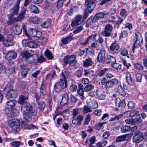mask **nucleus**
<instances>
[{"label":"nucleus","instance_id":"obj_1","mask_svg":"<svg viewBox=\"0 0 147 147\" xmlns=\"http://www.w3.org/2000/svg\"><path fill=\"white\" fill-rule=\"evenodd\" d=\"M21 111L25 119L28 121H31L32 116H35L37 113L36 106H31L30 103L27 102L22 105Z\"/></svg>","mask_w":147,"mask_h":147},{"label":"nucleus","instance_id":"obj_2","mask_svg":"<svg viewBox=\"0 0 147 147\" xmlns=\"http://www.w3.org/2000/svg\"><path fill=\"white\" fill-rule=\"evenodd\" d=\"M26 11V9L22 10L18 16L16 17H13L11 15L9 20H8L7 22L8 25H12L16 22H20L24 20Z\"/></svg>","mask_w":147,"mask_h":147},{"label":"nucleus","instance_id":"obj_3","mask_svg":"<svg viewBox=\"0 0 147 147\" xmlns=\"http://www.w3.org/2000/svg\"><path fill=\"white\" fill-rule=\"evenodd\" d=\"M22 55L23 57L25 59L26 62L28 64L33 63L37 59L38 57L37 54L31 55L27 50L23 51L22 53Z\"/></svg>","mask_w":147,"mask_h":147},{"label":"nucleus","instance_id":"obj_4","mask_svg":"<svg viewBox=\"0 0 147 147\" xmlns=\"http://www.w3.org/2000/svg\"><path fill=\"white\" fill-rule=\"evenodd\" d=\"M67 81L65 78L61 79L56 82L54 86V89L56 92L60 91L62 89L67 87Z\"/></svg>","mask_w":147,"mask_h":147},{"label":"nucleus","instance_id":"obj_5","mask_svg":"<svg viewBox=\"0 0 147 147\" xmlns=\"http://www.w3.org/2000/svg\"><path fill=\"white\" fill-rule=\"evenodd\" d=\"M134 40L135 42L132 49V51L134 53V52L135 49L139 48L142 44V38L139 32H136L135 33V36L134 38Z\"/></svg>","mask_w":147,"mask_h":147},{"label":"nucleus","instance_id":"obj_6","mask_svg":"<svg viewBox=\"0 0 147 147\" xmlns=\"http://www.w3.org/2000/svg\"><path fill=\"white\" fill-rule=\"evenodd\" d=\"M63 61L66 65L69 64L70 66H74L77 62L76 57L74 55L65 56L64 57Z\"/></svg>","mask_w":147,"mask_h":147},{"label":"nucleus","instance_id":"obj_7","mask_svg":"<svg viewBox=\"0 0 147 147\" xmlns=\"http://www.w3.org/2000/svg\"><path fill=\"white\" fill-rule=\"evenodd\" d=\"M9 124L12 129L14 131L17 132L20 131V122L18 119H12L9 121Z\"/></svg>","mask_w":147,"mask_h":147},{"label":"nucleus","instance_id":"obj_8","mask_svg":"<svg viewBox=\"0 0 147 147\" xmlns=\"http://www.w3.org/2000/svg\"><path fill=\"white\" fill-rule=\"evenodd\" d=\"M17 56V53L15 51L13 50H10L7 53L5 56V58L9 60L8 62V64L10 65L13 63V61L11 60L15 59Z\"/></svg>","mask_w":147,"mask_h":147},{"label":"nucleus","instance_id":"obj_9","mask_svg":"<svg viewBox=\"0 0 147 147\" xmlns=\"http://www.w3.org/2000/svg\"><path fill=\"white\" fill-rule=\"evenodd\" d=\"M7 38L3 39L2 42L3 45L6 47H9L13 46L14 45L13 40L14 38L13 35L12 34H10L7 36Z\"/></svg>","mask_w":147,"mask_h":147},{"label":"nucleus","instance_id":"obj_10","mask_svg":"<svg viewBox=\"0 0 147 147\" xmlns=\"http://www.w3.org/2000/svg\"><path fill=\"white\" fill-rule=\"evenodd\" d=\"M20 1H18L14 4L13 7L11 9V13L7 15V17L8 20H9L11 15L14 17L15 15H17L18 14L19 8V5L20 3Z\"/></svg>","mask_w":147,"mask_h":147},{"label":"nucleus","instance_id":"obj_11","mask_svg":"<svg viewBox=\"0 0 147 147\" xmlns=\"http://www.w3.org/2000/svg\"><path fill=\"white\" fill-rule=\"evenodd\" d=\"M144 139L143 133L139 131L138 130L135 132V135L133 138L134 142L138 143L142 141Z\"/></svg>","mask_w":147,"mask_h":147},{"label":"nucleus","instance_id":"obj_12","mask_svg":"<svg viewBox=\"0 0 147 147\" xmlns=\"http://www.w3.org/2000/svg\"><path fill=\"white\" fill-rule=\"evenodd\" d=\"M18 93L16 89L11 88L7 91L5 97L7 99L14 98L17 96Z\"/></svg>","mask_w":147,"mask_h":147},{"label":"nucleus","instance_id":"obj_13","mask_svg":"<svg viewBox=\"0 0 147 147\" xmlns=\"http://www.w3.org/2000/svg\"><path fill=\"white\" fill-rule=\"evenodd\" d=\"M83 21L82 16L79 14L77 15L72 20L71 25L73 27H75L81 24Z\"/></svg>","mask_w":147,"mask_h":147},{"label":"nucleus","instance_id":"obj_14","mask_svg":"<svg viewBox=\"0 0 147 147\" xmlns=\"http://www.w3.org/2000/svg\"><path fill=\"white\" fill-rule=\"evenodd\" d=\"M85 5L88 8V12L91 13L96 7V1H85Z\"/></svg>","mask_w":147,"mask_h":147},{"label":"nucleus","instance_id":"obj_15","mask_svg":"<svg viewBox=\"0 0 147 147\" xmlns=\"http://www.w3.org/2000/svg\"><path fill=\"white\" fill-rule=\"evenodd\" d=\"M133 134L130 133L117 137L116 138L117 142L127 141L132 136Z\"/></svg>","mask_w":147,"mask_h":147},{"label":"nucleus","instance_id":"obj_16","mask_svg":"<svg viewBox=\"0 0 147 147\" xmlns=\"http://www.w3.org/2000/svg\"><path fill=\"white\" fill-rule=\"evenodd\" d=\"M105 51L104 49H102L98 54L97 57L98 60L100 62H104L106 58L105 56Z\"/></svg>","mask_w":147,"mask_h":147},{"label":"nucleus","instance_id":"obj_17","mask_svg":"<svg viewBox=\"0 0 147 147\" xmlns=\"http://www.w3.org/2000/svg\"><path fill=\"white\" fill-rule=\"evenodd\" d=\"M120 47L117 43L113 42L111 45L110 49L111 51L114 53H118L119 52Z\"/></svg>","mask_w":147,"mask_h":147},{"label":"nucleus","instance_id":"obj_18","mask_svg":"<svg viewBox=\"0 0 147 147\" xmlns=\"http://www.w3.org/2000/svg\"><path fill=\"white\" fill-rule=\"evenodd\" d=\"M118 80L116 79H114L106 82V86L107 88H111L113 86L117 84Z\"/></svg>","mask_w":147,"mask_h":147},{"label":"nucleus","instance_id":"obj_19","mask_svg":"<svg viewBox=\"0 0 147 147\" xmlns=\"http://www.w3.org/2000/svg\"><path fill=\"white\" fill-rule=\"evenodd\" d=\"M112 28V26L110 24L106 26L105 30L103 32V35L105 37L109 36L111 34Z\"/></svg>","mask_w":147,"mask_h":147},{"label":"nucleus","instance_id":"obj_20","mask_svg":"<svg viewBox=\"0 0 147 147\" xmlns=\"http://www.w3.org/2000/svg\"><path fill=\"white\" fill-rule=\"evenodd\" d=\"M73 119L72 120V123L75 125H80L81 122L83 120L84 117L81 115H78L76 118L75 117L73 118Z\"/></svg>","mask_w":147,"mask_h":147},{"label":"nucleus","instance_id":"obj_21","mask_svg":"<svg viewBox=\"0 0 147 147\" xmlns=\"http://www.w3.org/2000/svg\"><path fill=\"white\" fill-rule=\"evenodd\" d=\"M115 104L117 106L121 108H125L126 105L124 100L122 99L121 100L119 98H116Z\"/></svg>","mask_w":147,"mask_h":147},{"label":"nucleus","instance_id":"obj_22","mask_svg":"<svg viewBox=\"0 0 147 147\" xmlns=\"http://www.w3.org/2000/svg\"><path fill=\"white\" fill-rule=\"evenodd\" d=\"M12 29L13 33L16 35H19L22 32L21 28L18 25L13 26Z\"/></svg>","mask_w":147,"mask_h":147},{"label":"nucleus","instance_id":"obj_23","mask_svg":"<svg viewBox=\"0 0 147 147\" xmlns=\"http://www.w3.org/2000/svg\"><path fill=\"white\" fill-rule=\"evenodd\" d=\"M17 103V102L15 100H10L6 103V108L8 110H11L13 108Z\"/></svg>","mask_w":147,"mask_h":147},{"label":"nucleus","instance_id":"obj_24","mask_svg":"<svg viewBox=\"0 0 147 147\" xmlns=\"http://www.w3.org/2000/svg\"><path fill=\"white\" fill-rule=\"evenodd\" d=\"M68 100V95L66 93L63 94L62 97V100L60 103L61 105L62 106H64L67 103Z\"/></svg>","mask_w":147,"mask_h":147},{"label":"nucleus","instance_id":"obj_25","mask_svg":"<svg viewBox=\"0 0 147 147\" xmlns=\"http://www.w3.org/2000/svg\"><path fill=\"white\" fill-rule=\"evenodd\" d=\"M126 79V82L129 85L131 86L133 84L134 80L131 76V74L130 72H128L127 74Z\"/></svg>","mask_w":147,"mask_h":147},{"label":"nucleus","instance_id":"obj_26","mask_svg":"<svg viewBox=\"0 0 147 147\" xmlns=\"http://www.w3.org/2000/svg\"><path fill=\"white\" fill-rule=\"evenodd\" d=\"M116 61L115 58L111 55H108L105 61L104 62L107 63H111L116 62Z\"/></svg>","mask_w":147,"mask_h":147},{"label":"nucleus","instance_id":"obj_27","mask_svg":"<svg viewBox=\"0 0 147 147\" xmlns=\"http://www.w3.org/2000/svg\"><path fill=\"white\" fill-rule=\"evenodd\" d=\"M74 37L72 35H69L65 38H63L61 39V42L64 44H68L71 40H73Z\"/></svg>","mask_w":147,"mask_h":147},{"label":"nucleus","instance_id":"obj_28","mask_svg":"<svg viewBox=\"0 0 147 147\" xmlns=\"http://www.w3.org/2000/svg\"><path fill=\"white\" fill-rule=\"evenodd\" d=\"M93 63L92 59L90 57L86 59L83 62L84 65L87 67L92 65Z\"/></svg>","mask_w":147,"mask_h":147},{"label":"nucleus","instance_id":"obj_29","mask_svg":"<svg viewBox=\"0 0 147 147\" xmlns=\"http://www.w3.org/2000/svg\"><path fill=\"white\" fill-rule=\"evenodd\" d=\"M51 22V19H48L46 21L41 24V26L43 28H47L50 26Z\"/></svg>","mask_w":147,"mask_h":147},{"label":"nucleus","instance_id":"obj_30","mask_svg":"<svg viewBox=\"0 0 147 147\" xmlns=\"http://www.w3.org/2000/svg\"><path fill=\"white\" fill-rule=\"evenodd\" d=\"M29 7L32 13L36 14H38L39 13V10L36 6L33 5H31Z\"/></svg>","mask_w":147,"mask_h":147},{"label":"nucleus","instance_id":"obj_31","mask_svg":"<svg viewBox=\"0 0 147 147\" xmlns=\"http://www.w3.org/2000/svg\"><path fill=\"white\" fill-rule=\"evenodd\" d=\"M21 127L23 129L28 128L31 129H34L35 128V126L33 124L30 125H28V127H27V125L24 123H22L21 124Z\"/></svg>","mask_w":147,"mask_h":147},{"label":"nucleus","instance_id":"obj_32","mask_svg":"<svg viewBox=\"0 0 147 147\" xmlns=\"http://www.w3.org/2000/svg\"><path fill=\"white\" fill-rule=\"evenodd\" d=\"M38 105V109L41 111H43L46 105L44 102L42 101L37 102Z\"/></svg>","mask_w":147,"mask_h":147},{"label":"nucleus","instance_id":"obj_33","mask_svg":"<svg viewBox=\"0 0 147 147\" xmlns=\"http://www.w3.org/2000/svg\"><path fill=\"white\" fill-rule=\"evenodd\" d=\"M37 46V44L34 41H28L27 47L31 48H36Z\"/></svg>","mask_w":147,"mask_h":147},{"label":"nucleus","instance_id":"obj_34","mask_svg":"<svg viewBox=\"0 0 147 147\" xmlns=\"http://www.w3.org/2000/svg\"><path fill=\"white\" fill-rule=\"evenodd\" d=\"M134 66L135 69L138 71H142L144 68L143 66L140 63H134Z\"/></svg>","mask_w":147,"mask_h":147},{"label":"nucleus","instance_id":"obj_35","mask_svg":"<svg viewBox=\"0 0 147 147\" xmlns=\"http://www.w3.org/2000/svg\"><path fill=\"white\" fill-rule=\"evenodd\" d=\"M130 129V127L128 125H125L121 127V131L123 133H125L129 131Z\"/></svg>","mask_w":147,"mask_h":147},{"label":"nucleus","instance_id":"obj_36","mask_svg":"<svg viewBox=\"0 0 147 147\" xmlns=\"http://www.w3.org/2000/svg\"><path fill=\"white\" fill-rule=\"evenodd\" d=\"M36 30L34 28H30L28 30V34H27V36H31L34 37Z\"/></svg>","mask_w":147,"mask_h":147},{"label":"nucleus","instance_id":"obj_37","mask_svg":"<svg viewBox=\"0 0 147 147\" xmlns=\"http://www.w3.org/2000/svg\"><path fill=\"white\" fill-rule=\"evenodd\" d=\"M30 20L31 22L35 24H38L39 22V18L36 16H34L30 18Z\"/></svg>","mask_w":147,"mask_h":147},{"label":"nucleus","instance_id":"obj_38","mask_svg":"<svg viewBox=\"0 0 147 147\" xmlns=\"http://www.w3.org/2000/svg\"><path fill=\"white\" fill-rule=\"evenodd\" d=\"M92 111L88 106L85 105L83 108L82 112L83 113H85L88 112H91Z\"/></svg>","mask_w":147,"mask_h":147},{"label":"nucleus","instance_id":"obj_39","mask_svg":"<svg viewBox=\"0 0 147 147\" xmlns=\"http://www.w3.org/2000/svg\"><path fill=\"white\" fill-rule=\"evenodd\" d=\"M111 66L114 69H120L121 68V65L118 63H115V62L111 64Z\"/></svg>","mask_w":147,"mask_h":147},{"label":"nucleus","instance_id":"obj_40","mask_svg":"<svg viewBox=\"0 0 147 147\" xmlns=\"http://www.w3.org/2000/svg\"><path fill=\"white\" fill-rule=\"evenodd\" d=\"M117 89L118 92L120 95L122 96H124L126 95L125 91L123 90L121 86H118Z\"/></svg>","mask_w":147,"mask_h":147},{"label":"nucleus","instance_id":"obj_41","mask_svg":"<svg viewBox=\"0 0 147 147\" xmlns=\"http://www.w3.org/2000/svg\"><path fill=\"white\" fill-rule=\"evenodd\" d=\"M94 88V86L91 84H88L84 88V90L85 92H88L93 89Z\"/></svg>","mask_w":147,"mask_h":147},{"label":"nucleus","instance_id":"obj_42","mask_svg":"<svg viewBox=\"0 0 147 147\" xmlns=\"http://www.w3.org/2000/svg\"><path fill=\"white\" fill-rule=\"evenodd\" d=\"M45 55L49 59H51L53 58V56L51 53L48 49L46 50L45 52Z\"/></svg>","mask_w":147,"mask_h":147},{"label":"nucleus","instance_id":"obj_43","mask_svg":"<svg viewBox=\"0 0 147 147\" xmlns=\"http://www.w3.org/2000/svg\"><path fill=\"white\" fill-rule=\"evenodd\" d=\"M11 144L14 147H18L20 145H23V143L19 141H14L11 142Z\"/></svg>","mask_w":147,"mask_h":147},{"label":"nucleus","instance_id":"obj_44","mask_svg":"<svg viewBox=\"0 0 147 147\" xmlns=\"http://www.w3.org/2000/svg\"><path fill=\"white\" fill-rule=\"evenodd\" d=\"M120 53L122 55L124 56H127L128 54L127 50L125 48H123L121 49Z\"/></svg>","mask_w":147,"mask_h":147},{"label":"nucleus","instance_id":"obj_45","mask_svg":"<svg viewBox=\"0 0 147 147\" xmlns=\"http://www.w3.org/2000/svg\"><path fill=\"white\" fill-rule=\"evenodd\" d=\"M93 37V35H91L89 36V37L86 39V40L84 42L81 43V45H85L87 44L90 40Z\"/></svg>","mask_w":147,"mask_h":147},{"label":"nucleus","instance_id":"obj_46","mask_svg":"<svg viewBox=\"0 0 147 147\" xmlns=\"http://www.w3.org/2000/svg\"><path fill=\"white\" fill-rule=\"evenodd\" d=\"M136 81L138 82H141L142 78V75L140 73H137L136 75Z\"/></svg>","mask_w":147,"mask_h":147},{"label":"nucleus","instance_id":"obj_47","mask_svg":"<svg viewBox=\"0 0 147 147\" xmlns=\"http://www.w3.org/2000/svg\"><path fill=\"white\" fill-rule=\"evenodd\" d=\"M96 95L97 96L99 100H104L106 98V95L103 94H99L98 93H96Z\"/></svg>","mask_w":147,"mask_h":147},{"label":"nucleus","instance_id":"obj_48","mask_svg":"<svg viewBox=\"0 0 147 147\" xmlns=\"http://www.w3.org/2000/svg\"><path fill=\"white\" fill-rule=\"evenodd\" d=\"M91 119L90 115L89 114L87 115L84 120V124L87 125L90 121Z\"/></svg>","mask_w":147,"mask_h":147},{"label":"nucleus","instance_id":"obj_49","mask_svg":"<svg viewBox=\"0 0 147 147\" xmlns=\"http://www.w3.org/2000/svg\"><path fill=\"white\" fill-rule=\"evenodd\" d=\"M28 99L27 97H25L23 95H21L20 96L19 102L20 104H22L24 101Z\"/></svg>","mask_w":147,"mask_h":147},{"label":"nucleus","instance_id":"obj_50","mask_svg":"<svg viewBox=\"0 0 147 147\" xmlns=\"http://www.w3.org/2000/svg\"><path fill=\"white\" fill-rule=\"evenodd\" d=\"M92 102L93 105L91 106V109H94L98 107V102L96 100H93Z\"/></svg>","mask_w":147,"mask_h":147},{"label":"nucleus","instance_id":"obj_51","mask_svg":"<svg viewBox=\"0 0 147 147\" xmlns=\"http://www.w3.org/2000/svg\"><path fill=\"white\" fill-rule=\"evenodd\" d=\"M12 112L13 117H16L19 115V111L18 109H17L14 108L12 110Z\"/></svg>","mask_w":147,"mask_h":147},{"label":"nucleus","instance_id":"obj_52","mask_svg":"<svg viewBox=\"0 0 147 147\" xmlns=\"http://www.w3.org/2000/svg\"><path fill=\"white\" fill-rule=\"evenodd\" d=\"M125 122L128 124H133L135 123L134 119H128L125 120Z\"/></svg>","mask_w":147,"mask_h":147},{"label":"nucleus","instance_id":"obj_53","mask_svg":"<svg viewBox=\"0 0 147 147\" xmlns=\"http://www.w3.org/2000/svg\"><path fill=\"white\" fill-rule=\"evenodd\" d=\"M77 87L74 84L71 85L69 87V90L71 92H74L76 91L77 90Z\"/></svg>","mask_w":147,"mask_h":147},{"label":"nucleus","instance_id":"obj_54","mask_svg":"<svg viewBox=\"0 0 147 147\" xmlns=\"http://www.w3.org/2000/svg\"><path fill=\"white\" fill-rule=\"evenodd\" d=\"M68 74V71L67 70L65 69L62 71L61 72V75L63 77V78H65V79H66V76H67Z\"/></svg>","mask_w":147,"mask_h":147},{"label":"nucleus","instance_id":"obj_55","mask_svg":"<svg viewBox=\"0 0 147 147\" xmlns=\"http://www.w3.org/2000/svg\"><path fill=\"white\" fill-rule=\"evenodd\" d=\"M45 86L43 82L41 84L40 87V92L41 93L43 94L44 93L45 90Z\"/></svg>","mask_w":147,"mask_h":147},{"label":"nucleus","instance_id":"obj_56","mask_svg":"<svg viewBox=\"0 0 147 147\" xmlns=\"http://www.w3.org/2000/svg\"><path fill=\"white\" fill-rule=\"evenodd\" d=\"M120 15L122 17H125L127 15V11H126L125 9H123L120 12Z\"/></svg>","mask_w":147,"mask_h":147},{"label":"nucleus","instance_id":"obj_57","mask_svg":"<svg viewBox=\"0 0 147 147\" xmlns=\"http://www.w3.org/2000/svg\"><path fill=\"white\" fill-rule=\"evenodd\" d=\"M127 105L129 109H132L134 108L135 104L133 102L129 101Z\"/></svg>","mask_w":147,"mask_h":147},{"label":"nucleus","instance_id":"obj_58","mask_svg":"<svg viewBox=\"0 0 147 147\" xmlns=\"http://www.w3.org/2000/svg\"><path fill=\"white\" fill-rule=\"evenodd\" d=\"M83 29V28L82 26H80L77 28L76 30H74L73 32L75 34L77 33L82 31Z\"/></svg>","mask_w":147,"mask_h":147},{"label":"nucleus","instance_id":"obj_59","mask_svg":"<svg viewBox=\"0 0 147 147\" xmlns=\"http://www.w3.org/2000/svg\"><path fill=\"white\" fill-rule=\"evenodd\" d=\"M6 71V68L2 64H0V73H3Z\"/></svg>","mask_w":147,"mask_h":147},{"label":"nucleus","instance_id":"obj_60","mask_svg":"<svg viewBox=\"0 0 147 147\" xmlns=\"http://www.w3.org/2000/svg\"><path fill=\"white\" fill-rule=\"evenodd\" d=\"M42 35V32L39 31L37 30H36V33H35V34L34 36V37H38V38H40L41 37Z\"/></svg>","mask_w":147,"mask_h":147},{"label":"nucleus","instance_id":"obj_61","mask_svg":"<svg viewBox=\"0 0 147 147\" xmlns=\"http://www.w3.org/2000/svg\"><path fill=\"white\" fill-rule=\"evenodd\" d=\"M62 112V109L61 107H58L55 111L56 114L57 115L61 114Z\"/></svg>","mask_w":147,"mask_h":147},{"label":"nucleus","instance_id":"obj_62","mask_svg":"<svg viewBox=\"0 0 147 147\" xmlns=\"http://www.w3.org/2000/svg\"><path fill=\"white\" fill-rule=\"evenodd\" d=\"M104 123H98L97 125H95V128L97 130H99L101 127L103 126Z\"/></svg>","mask_w":147,"mask_h":147},{"label":"nucleus","instance_id":"obj_63","mask_svg":"<svg viewBox=\"0 0 147 147\" xmlns=\"http://www.w3.org/2000/svg\"><path fill=\"white\" fill-rule=\"evenodd\" d=\"M134 119L135 121H136L137 122L140 123L142 121V120L139 115H137L135 119Z\"/></svg>","mask_w":147,"mask_h":147},{"label":"nucleus","instance_id":"obj_64","mask_svg":"<svg viewBox=\"0 0 147 147\" xmlns=\"http://www.w3.org/2000/svg\"><path fill=\"white\" fill-rule=\"evenodd\" d=\"M138 112L135 111H131L129 114V116L131 117L132 118L135 116L138 113Z\"/></svg>","mask_w":147,"mask_h":147}]
</instances>
